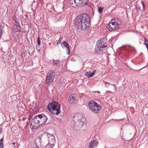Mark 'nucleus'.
<instances>
[{
    "instance_id": "f257e3e1",
    "label": "nucleus",
    "mask_w": 148,
    "mask_h": 148,
    "mask_svg": "<svg viewBox=\"0 0 148 148\" xmlns=\"http://www.w3.org/2000/svg\"><path fill=\"white\" fill-rule=\"evenodd\" d=\"M48 118L44 114L38 115L35 116L31 121L30 126L33 129L37 128L40 125L45 124Z\"/></svg>"
},
{
    "instance_id": "f03ea898",
    "label": "nucleus",
    "mask_w": 148,
    "mask_h": 148,
    "mask_svg": "<svg viewBox=\"0 0 148 148\" xmlns=\"http://www.w3.org/2000/svg\"><path fill=\"white\" fill-rule=\"evenodd\" d=\"M73 120L75 121V126L76 127L78 128H81L86 123V120L84 118L82 117V115L80 114H75L73 118Z\"/></svg>"
},
{
    "instance_id": "7ed1b4c3",
    "label": "nucleus",
    "mask_w": 148,
    "mask_h": 148,
    "mask_svg": "<svg viewBox=\"0 0 148 148\" xmlns=\"http://www.w3.org/2000/svg\"><path fill=\"white\" fill-rule=\"evenodd\" d=\"M47 108L53 114H58L60 113V105L58 102L54 101L49 103Z\"/></svg>"
},
{
    "instance_id": "20e7f679",
    "label": "nucleus",
    "mask_w": 148,
    "mask_h": 148,
    "mask_svg": "<svg viewBox=\"0 0 148 148\" xmlns=\"http://www.w3.org/2000/svg\"><path fill=\"white\" fill-rule=\"evenodd\" d=\"M55 72L53 70H50L47 72L45 82L47 85H49L53 82L55 77Z\"/></svg>"
},
{
    "instance_id": "39448f33",
    "label": "nucleus",
    "mask_w": 148,
    "mask_h": 148,
    "mask_svg": "<svg viewBox=\"0 0 148 148\" xmlns=\"http://www.w3.org/2000/svg\"><path fill=\"white\" fill-rule=\"evenodd\" d=\"M89 17L88 15L86 13H84L78 15L76 18L75 21V26L77 28L78 25L80 26V24H81L82 22H83V21H85V19H87V18Z\"/></svg>"
},
{
    "instance_id": "423d86ee",
    "label": "nucleus",
    "mask_w": 148,
    "mask_h": 148,
    "mask_svg": "<svg viewBox=\"0 0 148 148\" xmlns=\"http://www.w3.org/2000/svg\"><path fill=\"white\" fill-rule=\"evenodd\" d=\"M88 106L90 110L95 113H98L101 109L100 106L94 101H90Z\"/></svg>"
},
{
    "instance_id": "0eeeda50",
    "label": "nucleus",
    "mask_w": 148,
    "mask_h": 148,
    "mask_svg": "<svg viewBox=\"0 0 148 148\" xmlns=\"http://www.w3.org/2000/svg\"><path fill=\"white\" fill-rule=\"evenodd\" d=\"M120 25L116 22L115 19H112L107 25V29L110 31L116 30L119 27Z\"/></svg>"
},
{
    "instance_id": "6e6552de",
    "label": "nucleus",
    "mask_w": 148,
    "mask_h": 148,
    "mask_svg": "<svg viewBox=\"0 0 148 148\" xmlns=\"http://www.w3.org/2000/svg\"><path fill=\"white\" fill-rule=\"evenodd\" d=\"M81 23L80 26L78 25L77 27V28L84 30L88 28L90 25V20L89 17H88L87 20L85 19V21H83Z\"/></svg>"
},
{
    "instance_id": "1a4fd4ad",
    "label": "nucleus",
    "mask_w": 148,
    "mask_h": 148,
    "mask_svg": "<svg viewBox=\"0 0 148 148\" xmlns=\"http://www.w3.org/2000/svg\"><path fill=\"white\" fill-rule=\"evenodd\" d=\"M107 41L106 38H103L102 39H100L98 40L97 43V45H99L100 47H103V48H105L107 45Z\"/></svg>"
},
{
    "instance_id": "9d476101",
    "label": "nucleus",
    "mask_w": 148,
    "mask_h": 148,
    "mask_svg": "<svg viewBox=\"0 0 148 148\" xmlns=\"http://www.w3.org/2000/svg\"><path fill=\"white\" fill-rule=\"evenodd\" d=\"M106 49L103 47H100L99 45H96L95 49V54H101L105 53Z\"/></svg>"
},
{
    "instance_id": "9b49d317",
    "label": "nucleus",
    "mask_w": 148,
    "mask_h": 148,
    "mask_svg": "<svg viewBox=\"0 0 148 148\" xmlns=\"http://www.w3.org/2000/svg\"><path fill=\"white\" fill-rule=\"evenodd\" d=\"M103 82L106 83H104L106 86L110 89L111 90L110 91V92L113 93L116 91L115 87L116 85L115 84H112L109 83L108 82H104V81H103Z\"/></svg>"
},
{
    "instance_id": "f8f14e48",
    "label": "nucleus",
    "mask_w": 148,
    "mask_h": 148,
    "mask_svg": "<svg viewBox=\"0 0 148 148\" xmlns=\"http://www.w3.org/2000/svg\"><path fill=\"white\" fill-rule=\"evenodd\" d=\"M77 98V96L73 94L69 96L68 98V101L69 102L71 103H74L76 102Z\"/></svg>"
},
{
    "instance_id": "ddd939ff",
    "label": "nucleus",
    "mask_w": 148,
    "mask_h": 148,
    "mask_svg": "<svg viewBox=\"0 0 148 148\" xmlns=\"http://www.w3.org/2000/svg\"><path fill=\"white\" fill-rule=\"evenodd\" d=\"M15 22L16 23V27L14 28L13 31L15 32H19L21 31V26L18 21L15 20Z\"/></svg>"
},
{
    "instance_id": "4468645a",
    "label": "nucleus",
    "mask_w": 148,
    "mask_h": 148,
    "mask_svg": "<svg viewBox=\"0 0 148 148\" xmlns=\"http://www.w3.org/2000/svg\"><path fill=\"white\" fill-rule=\"evenodd\" d=\"M97 142L94 140L90 142L89 146V148H95L97 147Z\"/></svg>"
},
{
    "instance_id": "2eb2a0df",
    "label": "nucleus",
    "mask_w": 148,
    "mask_h": 148,
    "mask_svg": "<svg viewBox=\"0 0 148 148\" xmlns=\"http://www.w3.org/2000/svg\"><path fill=\"white\" fill-rule=\"evenodd\" d=\"M136 51L135 49L133 47H130L129 49H127L126 52H129V55H130L131 53L134 54Z\"/></svg>"
},
{
    "instance_id": "dca6fc26",
    "label": "nucleus",
    "mask_w": 148,
    "mask_h": 148,
    "mask_svg": "<svg viewBox=\"0 0 148 148\" xmlns=\"http://www.w3.org/2000/svg\"><path fill=\"white\" fill-rule=\"evenodd\" d=\"M35 146H34L35 147V148H39V146L40 145V140L39 139H36L35 140Z\"/></svg>"
},
{
    "instance_id": "f3484780",
    "label": "nucleus",
    "mask_w": 148,
    "mask_h": 148,
    "mask_svg": "<svg viewBox=\"0 0 148 148\" xmlns=\"http://www.w3.org/2000/svg\"><path fill=\"white\" fill-rule=\"evenodd\" d=\"M61 44H62V46L63 45L65 47L67 48V49L68 50L69 52L68 54H69L70 53V52L69 51V44L67 42H65L64 41L62 42Z\"/></svg>"
},
{
    "instance_id": "a211bd4d",
    "label": "nucleus",
    "mask_w": 148,
    "mask_h": 148,
    "mask_svg": "<svg viewBox=\"0 0 148 148\" xmlns=\"http://www.w3.org/2000/svg\"><path fill=\"white\" fill-rule=\"evenodd\" d=\"M49 142H53L55 141V138L53 134H50L49 137Z\"/></svg>"
},
{
    "instance_id": "6ab92c4d",
    "label": "nucleus",
    "mask_w": 148,
    "mask_h": 148,
    "mask_svg": "<svg viewBox=\"0 0 148 148\" xmlns=\"http://www.w3.org/2000/svg\"><path fill=\"white\" fill-rule=\"evenodd\" d=\"M81 0H74V3L75 4V5L77 7L81 6Z\"/></svg>"
},
{
    "instance_id": "aec40b11",
    "label": "nucleus",
    "mask_w": 148,
    "mask_h": 148,
    "mask_svg": "<svg viewBox=\"0 0 148 148\" xmlns=\"http://www.w3.org/2000/svg\"><path fill=\"white\" fill-rule=\"evenodd\" d=\"M53 61L52 64L54 66L58 65L60 64V61L58 60H53Z\"/></svg>"
},
{
    "instance_id": "412c9836",
    "label": "nucleus",
    "mask_w": 148,
    "mask_h": 148,
    "mask_svg": "<svg viewBox=\"0 0 148 148\" xmlns=\"http://www.w3.org/2000/svg\"><path fill=\"white\" fill-rule=\"evenodd\" d=\"M144 45H145L147 49H148V40L145 37L144 38Z\"/></svg>"
},
{
    "instance_id": "4be33fe9",
    "label": "nucleus",
    "mask_w": 148,
    "mask_h": 148,
    "mask_svg": "<svg viewBox=\"0 0 148 148\" xmlns=\"http://www.w3.org/2000/svg\"><path fill=\"white\" fill-rule=\"evenodd\" d=\"M3 27L1 26L0 27V39L1 37L2 33L3 31Z\"/></svg>"
},
{
    "instance_id": "5701e85b",
    "label": "nucleus",
    "mask_w": 148,
    "mask_h": 148,
    "mask_svg": "<svg viewBox=\"0 0 148 148\" xmlns=\"http://www.w3.org/2000/svg\"><path fill=\"white\" fill-rule=\"evenodd\" d=\"M86 0H81V3L82 5H86L88 4V2L86 1Z\"/></svg>"
},
{
    "instance_id": "b1692460",
    "label": "nucleus",
    "mask_w": 148,
    "mask_h": 148,
    "mask_svg": "<svg viewBox=\"0 0 148 148\" xmlns=\"http://www.w3.org/2000/svg\"><path fill=\"white\" fill-rule=\"evenodd\" d=\"M85 74L88 77H91V72H85Z\"/></svg>"
},
{
    "instance_id": "393cba45",
    "label": "nucleus",
    "mask_w": 148,
    "mask_h": 148,
    "mask_svg": "<svg viewBox=\"0 0 148 148\" xmlns=\"http://www.w3.org/2000/svg\"><path fill=\"white\" fill-rule=\"evenodd\" d=\"M53 145V144L52 145L51 144V145H50L49 144V143L47 145L46 147L47 148H52L54 146V145Z\"/></svg>"
},
{
    "instance_id": "a878e982",
    "label": "nucleus",
    "mask_w": 148,
    "mask_h": 148,
    "mask_svg": "<svg viewBox=\"0 0 148 148\" xmlns=\"http://www.w3.org/2000/svg\"><path fill=\"white\" fill-rule=\"evenodd\" d=\"M103 8H99L98 10L100 14H101L103 12Z\"/></svg>"
},
{
    "instance_id": "bb28decb",
    "label": "nucleus",
    "mask_w": 148,
    "mask_h": 148,
    "mask_svg": "<svg viewBox=\"0 0 148 148\" xmlns=\"http://www.w3.org/2000/svg\"><path fill=\"white\" fill-rule=\"evenodd\" d=\"M36 42L37 43L38 45H40V37L39 36H38L37 37V39Z\"/></svg>"
},
{
    "instance_id": "cd10ccee",
    "label": "nucleus",
    "mask_w": 148,
    "mask_h": 148,
    "mask_svg": "<svg viewBox=\"0 0 148 148\" xmlns=\"http://www.w3.org/2000/svg\"><path fill=\"white\" fill-rule=\"evenodd\" d=\"M3 137L1 138L0 140V145L3 146L4 144L3 143Z\"/></svg>"
},
{
    "instance_id": "c85d7f7f",
    "label": "nucleus",
    "mask_w": 148,
    "mask_h": 148,
    "mask_svg": "<svg viewBox=\"0 0 148 148\" xmlns=\"http://www.w3.org/2000/svg\"><path fill=\"white\" fill-rule=\"evenodd\" d=\"M96 73V70H94L92 72H91V76H91V77H92L94 75V74Z\"/></svg>"
},
{
    "instance_id": "c756f323",
    "label": "nucleus",
    "mask_w": 148,
    "mask_h": 148,
    "mask_svg": "<svg viewBox=\"0 0 148 148\" xmlns=\"http://www.w3.org/2000/svg\"><path fill=\"white\" fill-rule=\"evenodd\" d=\"M141 2L143 6V9L144 10H145V5L144 4L143 2V1H141Z\"/></svg>"
},
{
    "instance_id": "7c9ffc66",
    "label": "nucleus",
    "mask_w": 148,
    "mask_h": 148,
    "mask_svg": "<svg viewBox=\"0 0 148 148\" xmlns=\"http://www.w3.org/2000/svg\"><path fill=\"white\" fill-rule=\"evenodd\" d=\"M62 38H61L60 37L59 39L58 40V42H59L60 43L62 40Z\"/></svg>"
},
{
    "instance_id": "2f4dec72",
    "label": "nucleus",
    "mask_w": 148,
    "mask_h": 148,
    "mask_svg": "<svg viewBox=\"0 0 148 148\" xmlns=\"http://www.w3.org/2000/svg\"><path fill=\"white\" fill-rule=\"evenodd\" d=\"M25 18L26 19V18H27L28 17V16L27 15H25Z\"/></svg>"
},
{
    "instance_id": "473e14b6",
    "label": "nucleus",
    "mask_w": 148,
    "mask_h": 148,
    "mask_svg": "<svg viewBox=\"0 0 148 148\" xmlns=\"http://www.w3.org/2000/svg\"><path fill=\"white\" fill-rule=\"evenodd\" d=\"M2 129L1 128H0V134L2 132Z\"/></svg>"
},
{
    "instance_id": "72a5a7b5",
    "label": "nucleus",
    "mask_w": 148,
    "mask_h": 148,
    "mask_svg": "<svg viewBox=\"0 0 148 148\" xmlns=\"http://www.w3.org/2000/svg\"><path fill=\"white\" fill-rule=\"evenodd\" d=\"M3 146L0 145V148H3Z\"/></svg>"
},
{
    "instance_id": "f704fd0d",
    "label": "nucleus",
    "mask_w": 148,
    "mask_h": 148,
    "mask_svg": "<svg viewBox=\"0 0 148 148\" xmlns=\"http://www.w3.org/2000/svg\"><path fill=\"white\" fill-rule=\"evenodd\" d=\"M12 144L13 145H15V143H12Z\"/></svg>"
},
{
    "instance_id": "c9c22d12",
    "label": "nucleus",
    "mask_w": 148,
    "mask_h": 148,
    "mask_svg": "<svg viewBox=\"0 0 148 148\" xmlns=\"http://www.w3.org/2000/svg\"><path fill=\"white\" fill-rule=\"evenodd\" d=\"M138 9L139 10H140V11H141V9H140V7H138Z\"/></svg>"
},
{
    "instance_id": "e433bc0d",
    "label": "nucleus",
    "mask_w": 148,
    "mask_h": 148,
    "mask_svg": "<svg viewBox=\"0 0 148 148\" xmlns=\"http://www.w3.org/2000/svg\"><path fill=\"white\" fill-rule=\"evenodd\" d=\"M98 93H100V92L99 91L97 92Z\"/></svg>"
},
{
    "instance_id": "4c0bfd02",
    "label": "nucleus",
    "mask_w": 148,
    "mask_h": 148,
    "mask_svg": "<svg viewBox=\"0 0 148 148\" xmlns=\"http://www.w3.org/2000/svg\"><path fill=\"white\" fill-rule=\"evenodd\" d=\"M121 130H122V127H121Z\"/></svg>"
}]
</instances>
